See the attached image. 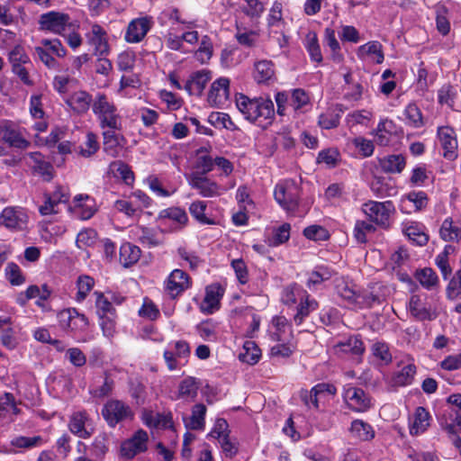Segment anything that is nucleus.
I'll return each mask as SVG.
<instances>
[{"label":"nucleus","mask_w":461,"mask_h":461,"mask_svg":"<svg viewBox=\"0 0 461 461\" xmlns=\"http://www.w3.org/2000/svg\"><path fill=\"white\" fill-rule=\"evenodd\" d=\"M236 106L244 118L258 125L269 123L274 117V104L270 99L254 98L250 99L244 95L236 97Z\"/></svg>","instance_id":"nucleus-1"},{"label":"nucleus","mask_w":461,"mask_h":461,"mask_svg":"<svg viewBox=\"0 0 461 461\" xmlns=\"http://www.w3.org/2000/svg\"><path fill=\"white\" fill-rule=\"evenodd\" d=\"M92 111L103 129L119 130L121 128L122 121L117 107L105 94L97 93L95 95Z\"/></svg>","instance_id":"nucleus-2"},{"label":"nucleus","mask_w":461,"mask_h":461,"mask_svg":"<svg viewBox=\"0 0 461 461\" xmlns=\"http://www.w3.org/2000/svg\"><path fill=\"white\" fill-rule=\"evenodd\" d=\"M59 328L77 341H86L82 335L87 330L89 320L76 308H67L57 314Z\"/></svg>","instance_id":"nucleus-3"},{"label":"nucleus","mask_w":461,"mask_h":461,"mask_svg":"<svg viewBox=\"0 0 461 461\" xmlns=\"http://www.w3.org/2000/svg\"><path fill=\"white\" fill-rule=\"evenodd\" d=\"M34 53L48 68L56 69L59 63L52 55L64 58L67 50L59 39H42L40 44L34 47Z\"/></svg>","instance_id":"nucleus-4"},{"label":"nucleus","mask_w":461,"mask_h":461,"mask_svg":"<svg viewBox=\"0 0 461 461\" xmlns=\"http://www.w3.org/2000/svg\"><path fill=\"white\" fill-rule=\"evenodd\" d=\"M186 180L191 188L196 190L198 194L204 198L221 196L227 190L203 173H190L186 176Z\"/></svg>","instance_id":"nucleus-5"},{"label":"nucleus","mask_w":461,"mask_h":461,"mask_svg":"<svg viewBox=\"0 0 461 461\" xmlns=\"http://www.w3.org/2000/svg\"><path fill=\"white\" fill-rule=\"evenodd\" d=\"M299 186L292 180L278 183L274 190L276 203L285 211L294 212L298 205Z\"/></svg>","instance_id":"nucleus-6"},{"label":"nucleus","mask_w":461,"mask_h":461,"mask_svg":"<svg viewBox=\"0 0 461 461\" xmlns=\"http://www.w3.org/2000/svg\"><path fill=\"white\" fill-rule=\"evenodd\" d=\"M70 197L66 186L56 185L52 192H45L43 203L39 206V212L42 216L57 214L59 212V205L68 202Z\"/></svg>","instance_id":"nucleus-7"},{"label":"nucleus","mask_w":461,"mask_h":461,"mask_svg":"<svg viewBox=\"0 0 461 461\" xmlns=\"http://www.w3.org/2000/svg\"><path fill=\"white\" fill-rule=\"evenodd\" d=\"M0 140L9 147L18 149H26L31 146L23 129L11 121L0 122Z\"/></svg>","instance_id":"nucleus-8"},{"label":"nucleus","mask_w":461,"mask_h":461,"mask_svg":"<svg viewBox=\"0 0 461 461\" xmlns=\"http://www.w3.org/2000/svg\"><path fill=\"white\" fill-rule=\"evenodd\" d=\"M29 215L21 206H7L0 213V225L12 231H22L27 228Z\"/></svg>","instance_id":"nucleus-9"},{"label":"nucleus","mask_w":461,"mask_h":461,"mask_svg":"<svg viewBox=\"0 0 461 461\" xmlns=\"http://www.w3.org/2000/svg\"><path fill=\"white\" fill-rule=\"evenodd\" d=\"M160 225L164 227L162 231H179L188 222V216L185 210L179 207H169L161 210L158 215Z\"/></svg>","instance_id":"nucleus-10"},{"label":"nucleus","mask_w":461,"mask_h":461,"mask_svg":"<svg viewBox=\"0 0 461 461\" xmlns=\"http://www.w3.org/2000/svg\"><path fill=\"white\" fill-rule=\"evenodd\" d=\"M362 211L371 221L386 226L391 214L394 212V205L391 201H368L363 204Z\"/></svg>","instance_id":"nucleus-11"},{"label":"nucleus","mask_w":461,"mask_h":461,"mask_svg":"<svg viewBox=\"0 0 461 461\" xmlns=\"http://www.w3.org/2000/svg\"><path fill=\"white\" fill-rule=\"evenodd\" d=\"M409 312L420 321H431L437 317L436 309L427 294H413L409 302Z\"/></svg>","instance_id":"nucleus-12"},{"label":"nucleus","mask_w":461,"mask_h":461,"mask_svg":"<svg viewBox=\"0 0 461 461\" xmlns=\"http://www.w3.org/2000/svg\"><path fill=\"white\" fill-rule=\"evenodd\" d=\"M102 414L111 427H115L119 422L133 418L131 408L118 400L108 401L102 410Z\"/></svg>","instance_id":"nucleus-13"},{"label":"nucleus","mask_w":461,"mask_h":461,"mask_svg":"<svg viewBox=\"0 0 461 461\" xmlns=\"http://www.w3.org/2000/svg\"><path fill=\"white\" fill-rule=\"evenodd\" d=\"M88 45L93 49L95 56H107L110 52L106 31L98 23H90L86 32Z\"/></svg>","instance_id":"nucleus-14"},{"label":"nucleus","mask_w":461,"mask_h":461,"mask_svg":"<svg viewBox=\"0 0 461 461\" xmlns=\"http://www.w3.org/2000/svg\"><path fill=\"white\" fill-rule=\"evenodd\" d=\"M39 23L41 30L63 35L67 28L71 26V18L68 14L51 11L41 14Z\"/></svg>","instance_id":"nucleus-15"},{"label":"nucleus","mask_w":461,"mask_h":461,"mask_svg":"<svg viewBox=\"0 0 461 461\" xmlns=\"http://www.w3.org/2000/svg\"><path fill=\"white\" fill-rule=\"evenodd\" d=\"M437 138L443 149V157L447 160H455L458 155V141L454 128L447 125L438 127Z\"/></svg>","instance_id":"nucleus-16"},{"label":"nucleus","mask_w":461,"mask_h":461,"mask_svg":"<svg viewBox=\"0 0 461 461\" xmlns=\"http://www.w3.org/2000/svg\"><path fill=\"white\" fill-rule=\"evenodd\" d=\"M337 390L333 384H318L310 392L302 393V400L304 403L311 407L318 409L320 403H324L326 401H329L330 397L334 396Z\"/></svg>","instance_id":"nucleus-17"},{"label":"nucleus","mask_w":461,"mask_h":461,"mask_svg":"<svg viewBox=\"0 0 461 461\" xmlns=\"http://www.w3.org/2000/svg\"><path fill=\"white\" fill-rule=\"evenodd\" d=\"M230 98V80L220 77L212 82L208 93L207 101L212 106L221 108L225 106Z\"/></svg>","instance_id":"nucleus-18"},{"label":"nucleus","mask_w":461,"mask_h":461,"mask_svg":"<svg viewBox=\"0 0 461 461\" xmlns=\"http://www.w3.org/2000/svg\"><path fill=\"white\" fill-rule=\"evenodd\" d=\"M190 355V347L186 341L177 340L168 344L164 352V358L169 370H176L181 359Z\"/></svg>","instance_id":"nucleus-19"},{"label":"nucleus","mask_w":461,"mask_h":461,"mask_svg":"<svg viewBox=\"0 0 461 461\" xmlns=\"http://www.w3.org/2000/svg\"><path fill=\"white\" fill-rule=\"evenodd\" d=\"M75 217L80 220H88L97 211L95 200L87 194H77L69 207Z\"/></svg>","instance_id":"nucleus-20"},{"label":"nucleus","mask_w":461,"mask_h":461,"mask_svg":"<svg viewBox=\"0 0 461 461\" xmlns=\"http://www.w3.org/2000/svg\"><path fill=\"white\" fill-rule=\"evenodd\" d=\"M344 399L355 411L364 412L371 407V399L363 389L348 385L344 389Z\"/></svg>","instance_id":"nucleus-21"},{"label":"nucleus","mask_w":461,"mask_h":461,"mask_svg":"<svg viewBox=\"0 0 461 461\" xmlns=\"http://www.w3.org/2000/svg\"><path fill=\"white\" fill-rule=\"evenodd\" d=\"M149 436L143 429L137 430L133 436L122 442L121 446L122 456L132 458L136 455L147 450Z\"/></svg>","instance_id":"nucleus-22"},{"label":"nucleus","mask_w":461,"mask_h":461,"mask_svg":"<svg viewBox=\"0 0 461 461\" xmlns=\"http://www.w3.org/2000/svg\"><path fill=\"white\" fill-rule=\"evenodd\" d=\"M153 21L151 17L143 16L133 19L128 25L125 41L130 43H138L143 40L151 29Z\"/></svg>","instance_id":"nucleus-23"},{"label":"nucleus","mask_w":461,"mask_h":461,"mask_svg":"<svg viewBox=\"0 0 461 461\" xmlns=\"http://www.w3.org/2000/svg\"><path fill=\"white\" fill-rule=\"evenodd\" d=\"M25 160V163L35 173L41 175L46 181L52 178V166L50 162L45 160L44 156L38 151L25 153L21 160Z\"/></svg>","instance_id":"nucleus-24"},{"label":"nucleus","mask_w":461,"mask_h":461,"mask_svg":"<svg viewBox=\"0 0 461 461\" xmlns=\"http://www.w3.org/2000/svg\"><path fill=\"white\" fill-rule=\"evenodd\" d=\"M70 431L82 438H88L94 433L92 420L86 411L74 412L69 420Z\"/></svg>","instance_id":"nucleus-25"},{"label":"nucleus","mask_w":461,"mask_h":461,"mask_svg":"<svg viewBox=\"0 0 461 461\" xmlns=\"http://www.w3.org/2000/svg\"><path fill=\"white\" fill-rule=\"evenodd\" d=\"M225 289L218 283L206 286L205 295L201 303V311L211 314L220 308V302L224 294Z\"/></svg>","instance_id":"nucleus-26"},{"label":"nucleus","mask_w":461,"mask_h":461,"mask_svg":"<svg viewBox=\"0 0 461 461\" xmlns=\"http://www.w3.org/2000/svg\"><path fill=\"white\" fill-rule=\"evenodd\" d=\"M337 294L348 304L357 306V303H365L360 297V290L349 280L340 278L336 282Z\"/></svg>","instance_id":"nucleus-27"},{"label":"nucleus","mask_w":461,"mask_h":461,"mask_svg":"<svg viewBox=\"0 0 461 461\" xmlns=\"http://www.w3.org/2000/svg\"><path fill=\"white\" fill-rule=\"evenodd\" d=\"M189 285V276L181 269L173 270L166 281V290L171 297L177 296Z\"/></svg>","instance_id":"nucleus-28"},{"label":"nucleus","mask_w":461,"mask_h":461,"mask_svg":"<svg viewBox=\"0 0 461 461\" xmlns=\"http://www.w3.org/2000/svg\"><path fill=\"white\" fill-rule=\"evenodd\" d=\"M94 98L86 91H77L68 99V105L77 113H86L93 104Z\"/></svg>","instance_id":"nucleus-29"},{"label":"nucleus","mask_w":461,"mask_h":461,"mask_svg":"<svg viewBox=\"0 0 461 461\" xmlns=\"http://www.w3.org/2000/svg\"><path fill=\"white\" fill-rule=\"evenodd\" d=\"M395 123L390 119H382L375 131V140L380 146H387L395 132Z\"/></svg>","instance_id":"nucleus-30"},{"label":"nucleus","mask_w":461,"mask_h":461,"mask_svg":"<svg viewBox=\"0 0 461 461\" xmlns=\"http://www.w3.org/2000/svg\"><path fill=\"white\" fill-rule=\"evenodd\" d=\"M430 414L424 407H418L413 415V420L410 425V433L418 436L424 433L430 424Z\"/></svg>","instance_id":"nucleus-31"},{"label":"nucleus","mask_w":461,"mask_h":461,"mask_svg":"<svg viewBox=\"0 0 461 461\" xmlns=\"http://www.w3.org/2000/svg\"><path fill=\"white\" fill-rule=\"evenodd\" d=\"M379 166L385 173L400 174L406 166V159L402 154L387 155L379 158Z\"/></svg>","instance_id":"nucleus-32"},{"label":"nucleus","mask_w":461,"mask_h":461,"mask_svg":"<svg viewBox=\"0 0 461 461\" xmlns=\"http://www.w3.org/2000/svg\"><path fill=\"white\" fill-rule=\"evenodd\" d=\"M143 423L149 428L170 429L173 426L172 415L170 413H154L144 411L142 414Z\"/></svg>","instance_id":"nucleus-33"},{"label":"nucleus","mask_w":461,"mask_h":461,"mask_svg":"<svg viewBox=\"0 0 461 461\" xmlns=\"http://www.w3.org/2000/svg\"><path fill=\"white\" fill-rule=\"evenodd\" d=\"M211 77V72L208 70L197 71L192 75L190 80L186 83L185 89L190 94L201 95Z\"/></svg>","instance_id":"nucleus-34"},{"label":"nucleus","mask_w":461,"mask_h":461,"mask_svg":"<svg viewBox=\"0 0 461 461\" xmlns=\"http://www.w3.org/2000/svg\"><path fill=\"white\" fill-rule=\"evenodd\" d=\"M416 374V366L411 360L396 371L393 376V383L396 386H406L412 383Z\"/></svg>","instance_id":"nucleus-35"},{"label":"nucleus","mask_w":461,"mask_h":461,"mask_svg":"<svg viewBox=\"0 0 461 461\" xmlns=\"http://www.w3.org/2000/svg\"><path fill=\"white\" fill-rule=\"evenodd\" d=\"M109 172L113 177L121 179L127 185L134 183V174L131 167L121 160L113 161L109 166Z\"/></svg>","instance_id":"nucleus-36"},{"label":"nucleus","mask_w":461,"mask_h":461,"mask_svg":"<svg viewBox=\"0 0 461 461\" xmlns=\"http://www.w3.org/2000/svg\"><path fill=\"white\" fill-rule=\"evenodd\" d=\"M288 44V39L284 29L269 30V51L273 57L284 53V49Z\"/></svg>","instance_id":"nucleus-37"},{"label":"nucleus","mask_w":461,"mask_h":461,"mask_svg":"<svg viewBox=\"0 0 461 461\" xmlns=\"http://www.w3.org/2000/svg\"><path fill=\"white\" fill-rule=\"evenodd\" d=\"M405 236L413 243L423 246L428 242L429 237L424 231V227L417 222H408L402 229Z\"/></svg>","instance_id":"nucleus-38"},{"label":"nucleus","mask_w":461,"mask_h":461,"mask_svg":"<svg viewBox=\"0 0 461 461\" xmlns=\"http://www.w3.org/2000/svg\"><path fill=\"white\" fill-rule=\"evenodd\" d=\"M349 430L353 438L361 441H368L375 437L373 427L362 420H353Z\"/></svg>","instance_id":"nucleus-39"},{"label":"nucleus","mask_w":461,"mask_h":461,"mask_svg":"<svg viewBox=\"0 0 461 461\" xmlns=\"http://www.w3.org/2000/svg\"><path fill=\"white\" fill-rule=\"evenodd\" d=\"M274 76L275 68L272 61L263 59L255 63L254 78L258 83H268Z\"/></svg>","instance_id":"nucleus-40"},{"label":"nucleus","mask_w":461,"mask_h":461,"mask_svg":"<svg viewBox=\"0 0 461 461\" xmlns=\"http://www.w3.org/2000/svg\"><path fill=\"white\" fill-rule=\"evenodd\" d=\"M235 38L240 45L252 48L258 41L259 32L257 30L247 29L237 23Z\"/></svg>","instance_id":"nucleus-41"},{"label":"nucleus","mask_w":461,"mask_h":461,"mask_svg":"<svg viewBox=\"0 0 461 461\" xmlns=\"http://www.w3.org/2000/svg\"><path fill=\"white\" fill-rule=\"evenodd\" d=\"M140 249L131 243H123L120 248V262L124 267L137 263L140 258Z\"/></svg>","instance_id":"nucleus-42"},{"label":"nucleus","mask_w":461,"mask_h":461,"mask_svg":"<svg viewBox=\"0 0 461 461\" xmlns=\"http://www.w3.org/2000/svg\"><path fill=\"white\" fill-rule=\"evenodd\" d=\"M318 303L308 295L296 305V312L294 315V322L295 325H301L304 319L310 315L311 312L317 310Z\"/></svg>","instance_id":"nucleus-43"},{"label":"nucleus","mask_w":461,"mask_h":461,"mask_svg":"<svg viewBox=\"0 0 461 461\" xmlns=\"http://www.w3.org/2000/svg\"><path fill=\"white\" fill-rule=\"evenodd\" d=\"M357 56L360 59H365L366 56H372L373 60L377 64H381L384 59L382 45L376 41H369L358 47Z\"/></svg>","instance_id":"nucleus-44"},{"label":"nucleus","mask_w":461,"mask_h":461,"mask_svg":"<svg viewBox=\"0 0 461 461\" xmlns=\"http://www.w3.org/2000/svg\"><path fill=\"white\" fill-rule=\"evenodd\" d=\"M198 388L199 384L194 377H186L179 384L176 399L194 401L197 395Z\"/></svg>","instance_id":"nucleus-45"},{"label":"nucleus","mask_w":461,"mask_h":461,"mask_svg":"<svg viewBox=\"0 0 461 461\" xmlns=\"http://www.w3.org/2000/svg\"><path fill=\"white\" fill-rule=\"evenodd\" d=\"M341 113V109L330 107L319 116L318 124L325 130L337 128L339 124Z\"/></svg>","instance_id":"nucleus-46"},{"label":"nucleus","mask_w":461,"mask_h":461,"mask_svg":"<svg viewBox=\"0 0 461 461\" xmlns=\"http://www.w3.org/2000/svg\"><path fill=\"white\" fill-rule=\"evenodd\" d=\"M309 294L300 286L294 285L284 289L282 294V302L286 305H297Z\"/></svg>","instance_id":"nucleus-47"},{"label":"nucleus","mask_w":461,"mask_h":461,"mask_svg":"<svg viewBox=\"0 0 461 461\" xmlns=\"http://www.w3.org/2000/svg\"><path fill=\"white\" fill-rule=\"evenodd\" d=\"M404 122L410 127L419 129L424 125L423 116L420 109L416 104H409L403 112Z\"/></svg>","instance_id":"nucleus-48"},{"label":"nucleus","mask_w":461,"mask_h":461,"mask_svg":"<svg viewBox=\"0 0 461 461\" xmlns=\"http://www.w3.org/2000/svg\"><path fill=\"white\" fill-rule=\"evenodd\" d=\"M208 122L217 129H226L230 131L238 129L230 115L225 113H211L208 116Z\"/></svg>","instance_id":"nucleus-49"},{"label":"nucleus","mask_w":461,"mask_h":461,"mask_svg":"<svg viewBox=\"0 0 461 461\" xmlns=\"http://www.w3.org/2000/svg\"><path fill=\"white\" fill-rule=\"evenodd\" d=\"M160 20L165 23H170L171 27H174L176 24H181L184 26V29H191L194 24L192 22L185 21L179 10L174 7L165 9L161 13Z\"/></svg>","instance_id":"nucleus-50"},{"label":"nucleus","mask_w":461,"mask_h":461,"mask_svg":"<svg viewBox=\"0 0 461 461\" xmlns=\"http://www.w3.org/2000/svg\"><path fill=\"white\" fill-rule=\"evenodd\" d=\"M207 208V203L202 200H196L191 203L189 206V212L191 215L200 223L212 225L214 224L215 221L207 217L205 214V211Z\"/></svg>","instance_id":"nucleus-51"},{"label":"nucleus","mask_w":461,"mask_h":461,"mask_svg":"<svg viewBox=\"0 0 461 461\" xmlns=\"http://www.w3.org/2000/svg\"><path fill=\"white\" fill-rule=\"evenodd\" d=\"M95 286V280L90 276H80L77 280V292L75 295V300L77 303H82L86 300V296Z\"/></svg>","instance_id":"nucleus-52"},{"label":"nucleus","mask_w":461,"mask_h":461,"mask_svg":"<svg viewBox=\"0 0 461 461\" xmlns=\"http://www.w3.org/2000/svg\"><path fill=\"white\" fill-rule=\"evenodd\" d=\"M407 202L412 203L415 212H420L427 207L429 198L423 191H411L402 199V205Z\"/></svg>","instance_id":"nucleus-53"},{"label":"nucleus","mask_w":461,"mask_h":461,"mask_svg":"<svg viewBox=\"0 0 461 461\" xmlns=\"http://www.w3.org/2000/svg\"><path fill=\"white\" fill-rule=\"evenodd\" d=\"M439 233L446 241H457L461 237V229L454 224L451 218H447L442 222Z\"/></svg>","instance_id":"nucleus-54"},{"label":"nucleus","mask_w":461,"mask_h":461,"mask_svg":"<svg viewBox=\"0 0 461 461\" xmlns=\"http://www.w3.org/2000/svg\"><path fill=\"white\" fill-rule=\"evenodd\" d=\"M273 327L276 329L275 331L271 332V338L273 340L277 342H285L288 335H286V330H289V325L287 320L284 316H276L272 321Z\"/></svg>","instance_id":"nucleus-55"},{"label":"nucleus","mask_w":461,"mask_h":461,"mask_svg":"<svg viewBox=\"0 0 461 461\" xmlns=\"http://www.w3.org/2000/svg\"><path fill=\"white\" fill-rule=\"evenodd\" d=\"M266 0H243L242 12L251 19L261 16L265 10Z\"/></svg>","instance_id":"nucleus-56"},{"label":"nucleus","mask_w":461,"mask_h":461,"mask_svg":"<svg viewBox=\"0 0 461 461\" xmlns=\"http://www.w3.org/2000/svg\"><path fill=\"white\" fill-rule=\"evenodd\" d=\"M260 349L253 341H246L243 346V351L240 354V359L242 362L254 365L260 358Z\"/></svg>","instance_id":"nucleus-57"},{"label":"nucleus","mask_w":461,"mask_h":461,"mask_svg":"<svg viewBox=\"0 0 461 461\" xmlns=\"http://www.w3.org/2000/svg\"><path fill=\"white\" fill-rule=\"evenodd\" d=\"M8 61L11 65V68L16 66L32 65L29 56L25 52L24 49L20 45H16L9 51Z\"/></svg>","instance_id":"nucleus-58"},{"label":"nucleus","mask_w":461,"mask_h":461,"mask_svg":"<svg viewBox=\"0 0 461 461\" xmlns=\"http://www.w3.org/2000/svg\"><path fill=\"white\" fill-rule=\"evenodd\" d=\"M140 242L149 248H154L162 243V240L157 230L150 228L142 227L139 234Z\"/></svg>","instance_id":"nucleus-59"},{"label":"nucleus","mask_w":461,"mask_h":461,"mask_svg":"<svg viewBox=\"0 0 461 461\" xmlns=\"http://www.w3.org/2000/svg\"><path fill=\"white\" fill-rule=\"evenodd\" d=\"M337 348L339 351L357 356L365 350L363 342L357 337H350L345 342H340L337 345Z\"/></svg>","instance_id":"nucleus-60"},{"label":"nucleus","mask_w":461,"mask_h":461,"mask_svg":"<svg viewBox=\"0 0 461 461\" xmlns=\"http://www.w3.org/2000/svg\"><path fill=\"white\" fill-rule=\"evenodd\" d=\"M416 278L420 285L428 290L432 289L438 283V277L431 268H423L417 271Z\"/></svg>","instance_id":"nucleus-61"},{"label":"nucleus","mask_w":461,"mask_h":461,"mask_svg":"<svg viewBox=\"0 0 461 461\" xmlns=\"http://www.w3.org/2000/svg\"><path fill=\"white\" fill-rule=\"evenodd\" d=\"M269 30H278L285 28V23L282 18V5L278 2L274 3L268 14Z\"/></svg>","instance_id":"nucleus-62"},{"label":"nucleus","mask_w":461,"mask_h":461,"mask_svg":"<svg viewBox=\"0 0 461 461\" xmlns=\"http://www.w3.org/2000/svg\"><path fill=\"white\" fill-rule=\"evenodd\" d=\"M339 157L340 154L337 149L330 148L319 152L317 162L319 164H325L329 167H334L337 166Z\"/></svg>","instance_id":"nucleus-63"},{"label":"nucleus","mask_w":461,"mask_h":461,"mask_svg":"<svg viewBox=\"0 0 461 461\" xmlns=\"http://www.w3.org/2000/svg\"><path fill=\"white\" fill-rule=\"evenodd\" d=\"M289 104L294 111L301 110L310 104V96L308 93L302 88L294 89L291 94Z\"/></svg>","instance_id":"nucleus-64"}]
</instances>
